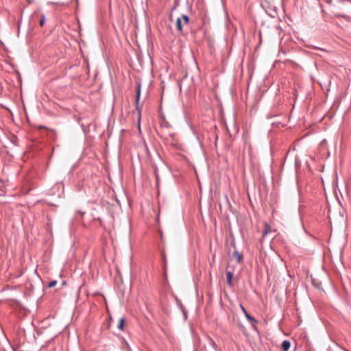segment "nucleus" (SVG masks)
Wrapping results in <instances>:
<instances>
[{
    "label": "nucleus",
    "mask_w": 351,
    "mask_h": 351,
    "mask_svg": "<svg viewBox=\"0 0 351 351\" xmlns=\"http://www.w3.org/2000/svg\"><path fill=\"white\" fill-rule=\"evenodd\" d=\"M291 343L289 341L285 340L281 345V348L284 351H288V350L290 348Z\"/></svg>",
    "instance_id": "4"
},
{
    "label": "nucleus",
    "mask_w": 351,
    "mask_h": 351,
    "mask_svg": "<svg viewBox=\"0 0 351 351\" xmlns=\"http://www.w3.org/2000/svg\"><path fill=\"white\" fill-rule=\"evenodd\" d=\"M56 283H57L56 280H53V281L50 282L49 284V287H54L56 285Z\"/></svg>",
    "instance_id": "12"
},
{
    "label": "nucleus",
    "mask_w": 351,
    "mask_h": 351,
    "mask_svg": "<svg viewBox=\"0 0 351 351\" xmlns=\"http://www.w3.org/2000/svg\"><path fill=\"white\" fill-rule=\"evenodd\" d=\"M232 256L234 258H236L237 262L238 263H240L243 259V255L241 253H239L238 251H234V253L232 254Z\"/></svg>",
    "instance_id": "5"
},
{
    "label": "nucleus",
    "mask_w": 351,
    "mask_h": 351,
    "mask_svg": "<svg viewBox=\"0 0 351 351\" xmlns=\"http://www.w3.org/2000/svg\"><path fill=\"white\" fill-rule=\"evenodd\" d=\"M232 278H233V274L230 271H228L226 272V280L227 283L230 287H232Z\"/></svg>",
    "instance_id": "3"
},
{
    "label": "nucleus",
    "mask_w": 351,
    "mask_h": 351,
    "mask_svg": "<svg viewBox=\"0 0 351 351\" xmlns=\"http://www.w3.org/2000/svg\"><path fill=\"white\" fill-rule=\"evenodd\" d=\"M162 257H163V263H164V272L165 273L166 272V268H167V257H166V255L165 253L162 254Z\"/></svg>",
    "instance_id": "9"
},
{
    "label": "nucleus",
    "mask_w": 351,
    "mask_h": 351,
    "mask_svg": "<svg viewBox=\"0 0 351 351\" xmlns=\"http://www.w3.org/2000/svg\"><path fill=\"white\" fill-rule=\"evenodd\" d=\"M182 19H183L184 24L187 25L189 23V16L187 15L182 14Z\"/></svg>",
    "instance_id": "10"
},
{
    "label": "nucleus",
    "mask_w": 351,
    "mask_h": 351,
    "mask_svg": "<svg viewBox=\"0 0 351 351\" xmlns=\"http://www.w3.org/2000/svg\"><path fill=\"white\" fill-rule=\"evenodd\" d=\"M141 96V85H137V90H136V109L138 111V126H140V120H141V110L139 107V99Z\"/></svg>",
    "instance_id": "1"
},
{
    "label": "nucleus",
    "mask_w": 351,
    "mask_h": 351,
    "mask_svg": "<svg viewBox=\"0 0 351 351\" xmlns=\"http://www.w3.org/2000/svg\"><path fill=\"white\" fill-rule=\"evenodd\" d=\"M45 21V16L44 14L41 15L40 20L39 21L40 25L43 26Z\"/></svg>",
    "instance_id": "11"
},
{
    "label": "nucleus",
    "mask_w": 351,
    "mask_h": 351,
    "mask_svg": "<svg viewBox=\"0 0 351 351\" xmlns=\"http://www.w3.org/2000/svg\"><path fill=\"white\" fill-rule=\"evenodd\" d=\"M124 319L122 317L119 320V325H118V328L120 329V330H123V325H124Z\"/></svg>",
    "instance_id": "8"
},
{
    "label": "nucleus",
    "mask_w": 351,
    "mask_h": 351,
    "mask_svg": "<svg viewBox=\"0 0 351 351\" xmlns=\"http://www.w3.org/2000/svg\"><path fill=\"white\" fill-rule=\"evenodd\" d=\"M240 307H241V309L242 310V311L243 312V313L245 314V317L248 320H250L254 323L257 322V321L247 312V311L245 310V308H244V306L242 304H240Z\"/></svg>",
    "instance_id": "2"
},
{
    "label": "nucleus",
    "mask_w": 351,
    "mask_h": 351,
    "mask_svg": "<svg viewBox=\"0 0 351 351\" xmlns=\"http://www.w3.org/2000/svg\"><path fill=\"white\" fill-rule=\"evenodd\" d=\"M270 232H271V227L269 225L265 224L261 240H263Z\"/></svg>",
    "instance_id": "6"
},
{
    "label": "nucleus",
    "mask_w": 351,
    "mask_h": 351,
    "mask_svg": "<svg viewBox=\"0 0 351 351\" xmlns=\"http://www.w3.org/2000/svg\"><path fill=\"white\" fill-rule=\"evenodd\" d=\"M176 27L179 32L182 31V21L180 18L176 19Z\"/></svg>",
    "instance_id": "7"
}]
</instances>
